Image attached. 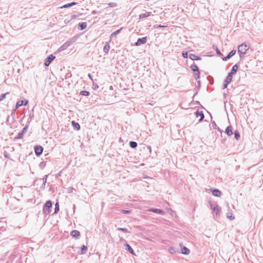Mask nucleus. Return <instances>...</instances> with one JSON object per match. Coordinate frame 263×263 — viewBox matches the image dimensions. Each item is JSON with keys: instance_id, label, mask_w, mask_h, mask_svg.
<instances>
[{"instance_id": "55", "label": "nucleus", "mask_w": 263, "mask_h": 263, "mask_svg": "<svg viewBox=\"0 0 263 263\" xmlns=\"http://www.w3.org/2000/svg\"><path fill=\"white\" fill-rule=\"evenodd\" d=\"M212 124L214 128H216L217 125L214 121L212 123Z\"/></svg>"}, {"instance_id": "37", "label": "nucleus", "mask_w": 263, "mask_h": 263, "mask_svg": "<svg viewBox=\"0 0 263 263\" xmlns=\"http://www.w3.org/2000/svg\"><path fill=\"white\" fill-rule=\"evenodd\" d=\"M92 88L94 90H96L97 89H98L99 88V86L96 83H95L93 82V84H92Z\"/></svg>"}, {"instance_id": "33", "label": "nucleus", "mask_w": 263, "mask_h": 263, "mask_svg": "<svg viewBox=\"0 0 263 263\" xmlns=\"http://www.w3.org/2000/svg\"><path fill=\"white\" fill-rule=\"evenodd\" d=\"M9 92H6L5 93H2L0 96V102L6 98L7 95L9 94Z\"/></svg>"}, {"instance_id": "57", "label": "nucleus", "mask_w": 263, "mask_h": 263, "mask_svg": "<svg viewBox=\"0 0 263 263\" xmlns=\"http://www.w3.org/2000/svg\"><path fill=\"white\" fill-rule=\"evenodd\" d=\"M91 13L92 14H97V11L96 10H93L92 12H91Z\"/></svg>"}, {"instance_id": "26", "label": "nucleus", "mask_w": 263, "mask_h": 263, "mask_svg": "<svg viewBox=\"0 0 263 263\" xmlns=\"http://www.w3.org/2000/svg\"><path fill=\"white\" fill-rule=\"evenodd\" d=\"M87 250V247L83 245L81 247V254H84L86 253V251Z\"/></svg>"}, {"instance_id": "1", "label": "nucleus", "mask_w": 263, "mask_h": 263, "mask_svg": "<svg viewBox=\"0 0 263 263\" xmlns=\"http://www.w3.org/2000/svg\"><path fill=\"white\" fill-rule=\"evenodd\" d=\"M52 203L51 200H47L43 206V213L45 215H48L50 213V209L52 207Z\"/></svg>"}, {"instance_id": "22", "label": "nucleus", "mask_w": 263, "mask_h": 263, "mask_svg": "<svg viewBox=\"0 0 263 263\" xmlns=\"http://www.w3.org/2000/svg\"><path fill=\"white\" fill-rule=\"evenodd\" d=\"M110 49V45L109 42L106 43V44L103 47V51L105 53H108Z\"/></svg>"}, {"instance_id": "3", "label": "nucleus", "mask_w": 263, "mask_h": 263, "mask_svg": "<svg viewBox=\"0 0 263 263\" xmlns=\"http://www.w3.org/2000/svg\"><path fill=\"white\" fill-rule=\"evenodd\" d=\"M75 40L74 39H71L69 41H67L64 44H63L61 47L59 48L58 50L59 51H63L68 48L70 46L72 45L74 42Z\"/></svg>"}, {"instance_id": "45", "label": "nucleus", "mask_w": 263, "mask_h": 263, "mask_svg": "<svg viewBox=\"0 0 263 263\" xmlns=\"http://www.w3.org/2000/svg\"><path fill=\"white\" fill-rule=\"evenodd\" d=\"M169 251L171 254H173L175 252V248L173 247H170L169 248Z\"/></svg>"}, {"instance_id": "44", "label": "nucleus", "mask_w": 263, "mask_h": 263, "mask_svg": "<svg viewBox=\"0 0 263 263\" xmlns=\"http://www.w3.org/2000/svg\"><path fill=\"white\" fill-rule=\"evenodd\" d=\"M47 177H48V175H45L43 178L42 179H40V180H43V182H46L47 181Z\"/></svg>"}, {"instance_id": "46", "label": "nucleus", "mask_w": 263, "mask_h": 263, "mask_svg": "<svg viewBox=\"0 0 263 263\" xmlns=\"http://www.w3.org/2000/svg\"><path fill=\"white\" fill-rule=\"evenodd\" d=\"M72 190H73L72 187H68V193H71L72 192Z\"/></svg>"}, {"instance_id": "27", "label": "nucleus", "mask_w": 263, "mask_h": 263, "mask_svg": "<svg viewBox=\"0 0 263 263\" xmlns=\"http://www.w3.org/2000/svg\"><path fill=\"white\" fill-rule=\"evenodd\" d=\"M59 210H60L59 204V202H57L55 204L54 212L53 214H57L59 211Z\"/></svg>"}, {"instance_id": "30", "label": "nucleus", "mask_w": 263, "mask_h": 263, "mask_svg": "<svg viewBox=\"0 0 263 263\" xmlns=\"http://www.w3.org/2000/svg\"><path fill=\"white\" fill-rule=\"evenodd\" d=\"M227 217L230 219L231 220H233L235 219V216H233L232 213H228L227 214Z\"/></svg>"}, {"instance_id": "39", "label": "nucleus", "mask_w": 263, "mask_h": 263, "mask_svg": "<svg viewBox=\"0 0 263 263\" xmlns=\"http://www.w3.org/2000/svg\"><path fill=\"white\" fill-rule=\"evenodd\" d=\"M33 117H34L33 112L30 113L29 117V118L28 119V121H30V122H31V120L33 119Z\"/></svg>"}, {"instance_id": "43", "label": "nucleus", "mask_w": 263, "mask_h": 263, "mask_svg": "<svg viewBox=\"0 0 263 263\" xmlns=\"http://www.w3.org/2000/svg\"><path fill=\"white\" fill-rule=\"evenodd\" d=\"M4 157L6 158H9L10 154L6 152H5L4 154Z\"/></svg>"}, {"instance_id": "58", "label": "nucleus", "mask_w": 263, "mask_h": 263, "mask_svg": "<svg viewBox=\"0 0 263 263\" xmlns=\"http://www.w3.org/2000/svg\"><path fill=\"white\" fill-rule=\"evenodd\" d=\"M215 204H213L212 203H210V206L213 209V208L215 206Z\"/></svg>"}, {"instance_id": "60", "label": "nucleus", "mask_w": 263, "mask_h": 263, "mask_svg": "<svg viewBox=\"0 0 263 263\" xmlns=\"http://www.w3.org/2000/svg\"><path fill=\"white\" fill-rule=\"evenodd\" d=\"M197 93H198V91L197 90V91H196V92L194 93V96H193V98L195 97V95H196L197 94Z\"/></svg>"}, {"instance_id": "12", "label": "nucleus", "mask_w": 263, "mask_h": 263, "mask_svg": "<svg viewBox=\"0 0 263 263\" xmlns=\"http://www.w3.org/2000/svg\"><path fill=\"white\" fill-rule=\"evenodd\" d=\"M149 211L161 215H163L165 213V212L163 210L159 209L151 208L149 210Z\"/></svg>"}, {"instance_id": "38", "label": "nucleus", "mask_w": 263, "mask_h": 263, "mask_svg": "<svg viewBox=\"0 0 263 263\" xmlns=\"http://www.w3.org/2000/svg\"><path fill=\"white\" fill-rule=\"evenodd\" d=\"M121 212L123 214H129L131 213L130 210H122Z\"/></svg>"}, {"instance_id": "13", "label": "nucleus", "mask_w": 263, "mask_h": 263, "mask_svg": "<svg viewBox=\"0 0 263 263\" xmlns=\"http://www.w3.org/2000/svg\"><path fill=\"white\" fill-rule=\"evenodd\" d=\"M212 192L213 195L216 197H220L222 195L221 192L218 189H213Z\"/></svg>"}, {"instance_id": "2", "label": "nucleus", "mask_w": 263, "mask_h": 263, "mask_svg": "<svg viewBox=\"0 0 263 263\" xmlns=\"http://www.w3.org/2000/svg\"><path fill=\"white\" fill-rule=\"evenodd\" d=\"M190 67L192 70H193L194 72V76L195 79H198L200 76V71L198 66L194 63L191 65Z\"/></svg>"}, {"instance_id": "21", "label": "nucleus", "mask_w": 263, "mask_h": 263, "mask_svg": "<svg viewBox=\"0 0 263 263\" xmlns=\"http://www.w3.org/2000/svg\"><path fill=\"white\" fill-rule=\"evenodd\" d=\"M238 68V65L237 64L234 65L233 66L231 72H229V73L231 74V75L233 76V74H235L237 72Z\"/></svg>"}, {"instance_id": "16", "label": "nucleus", "mask_w": 263, "mask_h": 263, "mask_svg": "<svg viewBox=\"0 0 263 263\" xmlns=\"http://www.w3.org/2000/svg\"><path fill=\"white\" fill-rule=\"evenodd\" d=\"M87 23L86 22H83L81 23L78 24V29L80 30H83L84 29H85L87 27Z\"/></svg>"}, {"instance_id": "15", "label": "nucleus", "mask_w": 263, "mask_h": 263, "mask_svg": "<svg viewBox=\"0 0 263 263\" xmlns=\"http://www.w3.org/2000/svg\"><path fill=\"white\" fill-rule=\"evenodd\" d=\"M232 128V127L231 125H229L226 128L225 130V133L227 134L228 136H232L233 134Z\"/></svg>"}, {"instance_id": "9", "label": "nucleus", "mask_w": 263, "mask_h": 263, "mask_svg": "<svg viewBox=\"0 0 263 263\" xmlns=\"http://www.w3.org/2000/svg\"><path fill=\"white\" fill-rule=\"evenodd\" d=\"M180 246L181 248V253L184 255H188L190 252L189 249L183 246L182 243L180 244Z\"/></svg>"}, {"instance_id": "19", "label": "nucleus", "mask_w": 263, "mask_h": 263, "mask_svg": "<svg viewBox=\"0 0 263 263\" xmlns=\"http://www.w3.org/2000/svg\"><path fill=\"white\" fill-rule=\"evenodd\" d=\"M189 58L193 61L201 60V58L200 57L197 56L195 54L192 53L190 54Z\"/></svg>"}, {"instance_id": "52", "label": "nucleus", "mask_w": 263, "mask_h": 263, "mask_svg": "<svg viewBox=\"0 0 263 263\" xmlns=\"http://www.w3.org/2000/svg\"><path fill=\"white\" fill-rule=\"evenodd\" d=\"M230 83L229 82H228V80H227L226 79L224 80L223 84H228L229 85V84H230Z\"/></svg>"}, {"instance_id": "28", "label": "nucleus", "mask_w": 263, "mask_h": 263, "mask_svg": "<svg viewBox=\"0 0 263 263\" xmlns=\"http://www.w3.org/2000/svg\"><path fill=\"white\" fill-rule=\"evenodd\" d=\"M90 93L89 91L86 90H82L80 92V95L84 96H88Z\"/></svg>"}, {"instance_id": "53", "label": "nucleus", "mask_w": 263, "mask_h": 263, "mask_svg": "<svg viewBox=\"0 0 263 263\" xmlns=\"http://www.w3.org/2000/svg\"><path fill=\"white\" fill-rule=\"evenodd\" d=\"M216 129H217L220 133H222V130L221 129H220V128L218 127H216V128H215Z\"/></svg>"}, {"instance_id": "40", "label": "nucleus", "mask_w": 263, "mask_h": 263, "mask_svg": "<svg viewBox=\"0 0 263 263\" xmlns=\"http://www.w3.org/2000/svg\"><path fill=\"white\" fill-rule=\"evenodd\" d=\"M182 54V57L184 58H187L188 57L187 52H183Z\"/></svg>"}, {"instance_id": "24", "label": "nucleus", "mask_w": 263, "mask_h": 263, "mask_svg": "<svg viewBox=\"0 0 263 263\" xmlns=\"http://www.w3.org/2000/svg\"><path fill=\"white\" fill-rule=\"evenodd\" d=\"M129 144L130 147L132 148H135L138 146L137 143L133 141H130Z\"/></svg>"}, {"instance_id": "54", "label": "nucleus", "mask_w": 263, "mask_h": 263, "mask_svg": "<svg viewBox=\"0 0 263 263\" xmlns=\"http://www.w3.org/2000/svg\"><path fill=\"white\" fill-rule=\"evenodd\" d=\"M228 84H223V89H225L227 88Z\"/></svg>"}, {"instance_id": "17", "label": "nucleus", "mask_w": 263, "mask_h": 263, "mask_svg": "<svg viewBox=\"0 0 263 263\" xmlns=\"http://www.w3.org/2000/svg\"><path fill=\"white\" fill-rule=\"evenodd\" d=\"M125 246L126 247V250L132 254L135 255V253L134 250L132 249L131 246L129 244L126 243L125 245Z\"/></svg>"}, {"instance_id": "34", "label": "nucleus", "mask_w": 263, "mask_h": 263, "mask_svg": "<svg viewBox=\"0 0 263 263\" xmlns=\"http://www.w3.org/2000/svg\"><path fill=\"white\" fill-rule=\"evenodd\" d=\"M117 230L118 231H123L124 232H126V233H129L130 232L126 228H119L117 229Z\"/></svg>"}, {"instance_id": "59", "label": "nucleus", "mask_w": 263, "mask_h": 263, "mask_svg": "<svg viewBox=\"0 0 263 263\" xmlns=\"http://www.w3.org/2000/svg\"><path fill=\"white\" fill-rule=\"evenodd\" d=\"M46 182H43L42 186H43V187H45V185H46Z\"/></svg>"}, {"instance_id": "6", "label": "nucleus", "mask_w": 263, "mask_h": 263, "mask_svg": "<svg viewBox=\"0 0 263 263\" xmlns=\"http://www.w3.org/2000/svg\"><path fill=\"white\" fill-rule=\"evenodd\" d=\"M43 151V147L40 145H36L34 147V152L36 156H40Z\"/></svg>"}, {"instance_id": "11", "label": "nucleus", "mask_w": 263, "mask_h": 263, "mask_svg": "<svg viewBox=\"0 0 263 263\" xmlns=\"http://www.w3.org/2000/svg\"><path fill=\"white\" fill-rule=\"evenodd\" d=\"M28 103V102L27 100L18 101L16 104V108H19L20 107H21L22 105L26 106L27 105Z\"/></svg>"}, {"instance_id": "36", "label": "nucleus", "mask_w": 263, "mask_h": 263, "mask_svg": "<svg viewBox=\"0 0 263 263\" xmlns=\"http://www.w3.org/2000/svg\"><path fill=\"white\" fill-rule=\"evenodd\" d=\"M147 17V16L146 12H145L144 13H141V14H140L139 15V18L140 19H142V18H145V17Z\"/></svg>"}, {"instance_id": "35", "label": "nucleus", "mask_w": 263, "mask_h": 263, "mask_svg": "<svg viewBox=\"0 0 263 263\" xmlns=\"http://www.w3.org/2000/svg\"><path fill=\"white\" fill-rule=\"evenodd\" d=\"M24 137V135L22 134V133H21V132H20L18 135H17L16 137H15V139H22Z\"/></svg>"}, {"instance_id": "25", "label": "nucleus", "mask_w": 263, "mask_h": 263, "mask_svg": "<svg viewBox=\"0 0 263 263\" xmlns=\"http://www.w3.org/2000/svg\"><path fill=\"white\" fill-rule=\"evenodd\" d=\"M76 4H77V3H76V2H72V3H68V4L64 5V6L61 7V8H68V7L73 6L74 5H76Z\"/></svg>"}, {"instance_id": "29", "label": "nucleus", "mask_w": 263, "mask_h": 263, "mask_svg": "<svg viewBox=\"0 0 263 263\" xmlns=\"http://www.w3.org/2000/svg\"><path fill=\"white\" fill-rule=\"evenodd\" d=\"M234 134L235 139L237 140H238L240 137V134H239V132L238 130H235Z\"/></svg>"}, {"instance_id": "31", "label": "nucleus", "mask_w": 263, "mask_h": 263, "mask_svg": "<svg viewBox=\"0 0 263 263\" xmlns=\"http://www.w3.org/2000/svg\"><path fill=\"white\" fill-rule=\"evenodd\" d=\"M122 29V28H120L119 29L116 30V31L112 32L111 34V37L113 36H115V35H117L118 34H119L121 30Z\"/></svg>"}, {"instance_id": "4", "label": "nucleus", "mask_w": 263, "mask_h": 263, "mask_svg": "<svg viewBox=\"0 0 263 263\" xmlns=\"http://www.w3.org/2000/svg\"><path fill=\"white\" fill-rule=\"evenodd\" d=\"M249 47L245 43H243L238 47V52L239 53H241L242 54H246V51L248 50Z\"/></svg>"}, {"instance_id": "10", "label": "nucleus", "mask_w": 263, "mask_h": 263, "mask_svg": "<svg viewBox=\"0 0 263 263\" xmlns=\"http://www.w3.org/2000/svg\"><path fill=\"white\" fill-rule=\"evenodd\" d=\"M235 50L233 49L231 50L226 57L222 58V60L224 61L228 60L230 58H231L232 57L235 55Z\"/></svg>"}, {"instance_id": "61", "label": "nucleus", "mask_w": 263, "mask_h": 263, "mask_svg": "<svg viewBox=\"0 0 263 263\" xmlns=\"http://www.w3.org/2000/svg\"><path fill=\"white\" fill-rule=\"evenodd\" d=\"M147 148L149 149L150 152L151 151V146H147Z\"/></svg>"}, {"instance_id": "18", "label": "nucleus", "mask_w": 263, "mask_h": 263, "mask_svg": "<svg viewBox=\"0 0 263 263\" xmlns=\"http://www.w3.org/2000/svg\"><path fill=\"white\" fill-rule=\"evenodd\" d=\"M71 124H72V126H73V127L74 129H77V130H79L80 129L81 126L79 123L76 122L74 121H72L71 122Z\"/></svg>"}, {"instance_id": "14", "label": "nucleus", "mask_w": 263, "mask_h": 263, "mask_svg": "<svg viewBox=\"0 0 263 263\" xmlns=\"http://www.w3.org/2000/svg\"><path fill=\"white\" fill-rule=\"evenodd\" d=\"M70 235L74 238H78L80 236V233L78 230H73L70 233Z\"/></svg>"}, {"instance_id": "49", "label": "nucleus", "mask_w": 263, "mask_h": 263, "mask_svg": "<svg viewBox=\"0 0 263 263\" xmlns=\"http://www.w3.org/2000/svg\"><path fill=\"white\" fill-rule=\"evenodd\" d=\"M216 53L217 54L222 55V54L221 53V52L220 51V50L218 49H217Z\"/></svg>"}, {"instance_id": "23", "label": "nucleus", "mask_w": 263, "mask_h": 263, "mask_svg": "<svg viewBox=\"0 0 263 263\" xmlns=\"http://www.w3.org/2000/svg\"><path fill=\"white\" fill-rule=\"evenodd\" d=\"M213 211L214 212L216 215L220 214V210L218 207V205L215 204V206L213 208Z\"/></svg>"}, {"instance_id": "20", "label": "nucleus", "mask_w": 263, "mask_h": 263, "mask_svg": "<svg viewBox=\"0 0 263 263\" xmlns=\"http://www.w3.org/2000/svg\"><path fill=\"white\" fill-rule=\"evenodd\" d=\"M30 123V121H28L26 125H25V126L23 128L22 130L21 131V133H22V134L23 135H24V134L27 132Z\"/></svg>"}, {"instance_id": "48", "label": "nucleus", "mask_w": 263, "mask_h": 263, "mask_svg": "<svg viewBox=\"0 0 263 263\" xmlns=\"http://www.w3.org/2000/svg\"><path fill=\"white\" fill-rule=\"evenodd\" d=\"M146 13V15H147V16H149L152 15V12H146L145 11Z\"/></svg>"}, {"instance_id": "7", "label": "nucleus", "mask_w": 263, "mask_h": 263, "mask_svg": "<svg viewBox=\"0 0 263 263\" xmlns=\"http://www.w3.org/2000/svg\"><path fill=\"white\" fill-rule=\"evenodd\" d=\"M147 41V37H143L142 38L138 39L137 42L135 43V46H140L141 45L144 44L146 43Z\"/></svg>"}, {"instance_id": "47", "label": "nucleus", "mask_w": 263, "mask_h": 263, "mask_svg": "<svg viewBox=\"0 0 263 263\" xmlns=\"http://www.w3.org/2000/svg\"><path fill=\"white\" fill-rule=\"evenodd\" d=\"M245 54H242L241 53H239V57H240V58L241 59H243L244 58V55H245Z\"/></svg>"}, {"instance_id": "56", "label": "nucleus", "mask_w": 263, "mask_h": 263, "mask_svg": "<svg viewBox=\"0 0 263 263\" xmlns=\"http://www.w3.org/2000/svg\"><path fill=\"white\" fill-rule=\"evenodd\" d=\"M157 27H158V28H164V27H165V26H163V25H159Z\"/></svg>"}, {"instance_id": "51", "label": "nucleus", "mask_w": 263, "mask_h": 263, "mask_svg": "<svg viewBox=\"0 0 263 263\" xmlns=\"http://www.w3.org/2000/svg\"><path fill=\"white\" fill-rule=\"evenodd\" d=\"M197 83H198L197 90H198L199 89L200 87V81H198Z\"/></svg>"}, {"instance_id": "41", "label": "nucleus", "mask_w": 263, "mask_h": 263, "mask_svg": "<svg viewBox=\"0 0 263 263\" xmlns=\"http://www.w3.org/2000/svg\"><path fill=\"white\" fill-rule=\"evenodd\" d=\"M108 5L109 7H114L116 6L117 4L115 3H109L108 4Z\"/></svg>"}, {"instance_id": "8", "label": "nucleus", "mask_w": 263, "mask_h": 263, "mask_svg": "<svg viewBox=\"0 0 263 263\" xmlns=\"http://www.w3.org/2000/svg\"><path fill=\"white\" fill-rule=\"evenodd\" d=\"M195 115L197 117H200V119L199 120V122L202 121L204 118V115L202 110L200 111L199 109L197 110L195 112Z\"/></svg>"}, {"instance_id": "32", "label": "nucleus", "mask_w": 263, "mask_h": 263, "mask_svg": "<svg viewBox=\"0 0 263 263\" xmlns=\"http://www.w3.org/2000/svg\"><path fill=\"white\" fill-rule=\"evenodd\" d=\"M226 80H228V82H229L230 83H231V82L232 81V75H231V74H229L228 73V75L227 76V77H226Z\"/></svg>"}, {"instance_id": "5", "label": "nucleus", "mask_w": 263, "mask_h": 263, "mask_svg": "<svg viewBox=\"0 0 263 263\" xmlns=\"http://www.w3.org/2000/svg\"><path fill=\"white\" fill-rule=\"evenodd\" d=\"M55 58V57L53 54H50L45 59L44 62V65L45 66H48L51 62Z\"/></svg>"}, {"instance_id": "62", "label": "nucleus", "mask_w": 263, "mask_h": 263, "mask_svg": "<svg viewBox=\"0 0 263 263\" xmlns=\"http://www.w3.org/2000/svg\"><path fill=\"white\" fill-rule=\"evenodd\" d=\"M76 15H73L72 16V18H76Z\"/></svg>"}, {"instance_id": "42", "label": "nucleus", "mask_w": 263, "mask_h": 263, "mask_svg": "<svg viewBox=\"0 0 263 263\" xmlns=\"http://www.w3.org/2000/svg\"><path fill=\"white\" fill-rule=\"evenodd\" d=\"M17 108H16V106H15V108L13 109L11 111V116H14L15 112Z\"/></svg>"}, {"instance_id": "50", "label": "nucleus", "mask_w": 263, "mask_h": 263, "mask_svg": "<svg viewBox=\"0 0 263 263\" xmlns=\"http://www.w3.org/2000/svg\"><path fill=\"white\" fill-rule=\"evenodd\" d=\"M88 77L93 82V80L92 77L90 73L88 74Z\"/></svg>"}]
</instances>
